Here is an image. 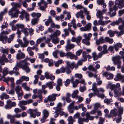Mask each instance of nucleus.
Listing matches in <instances>:
<instances>
[{
	"mask_svg": "<svg viewBox=\"0 0 124 124\" xmlns=\"http://www.w3.org/2000/svg\"><path fill=\"white\" fill-rule=\"evenodd\" d=\"M11 4L13 7L8 11V15L11 16V18H17L20 13V11L18 8H20L21 5L19 3L14 2L11 3Z\"/></svg>",
	"mask_w": 124,
	"mask_h": 124,
	"instance_id": "f257e3e1",
	"label": "nucleus"
},
{
	"mask_svg": "<svg viewBox=\"0 0 124 124\" xmlns=\"http://www.w3.org/2000/svg\"><path fill=\"white\" fill-rule=\"evenodd\" d=\"M124 2V0H116L115 2V5L113 7V8H110L108 14L110 17H112L115 16L116 14V11L118 8L120 9L122 8V5Z\"/></svg>",
	"mask_w": 124,
	"mask_h": 124,
	"instance_id": "f03ea898",
	"label": "nucleus"
},
{
	"mask_svg": "<svg viewBox=\"0 0 124 124\" xmlns=\"http://www.w3.org/2000/svg\"><path fill=\"white\" fill-rule=\"evenodd\" d=\"M123 112V108H119V110L116 108L110 111V114L106 115V117L108 118L113 117L114 116H116L117 115L121 116Z\"/></svg>",
	"mask_w": 124,
	"mask_h": 124,
	"instance_id": "7ed1b4c3",
	"label": "nucleus"
},
{
	"mask_svg": "<svg viewBox=\"0 0 124 124\" xmlns=\"http://www.w3.org/2000/svg\"><path fill=\"white\" fill-rule=\"evenodd\" d=\"M11 30L8 29L6 31H3L0 34V40L4 43L6 42L7 37L6 35V34H8L11 31Z\"/></svg>",
	"mask_w": 124,
	"mask_h": 124,
	"instance_id": "20e7f679",
	"label": "nucleus"
},
{
	"mask_svg": "<svg viewBox=\"0 0 124 124\" xmlns=\"http://www.w3.org/2000/svg\"><path fill=\"white\" fill-rule=\"evenodd\" d=\"M121 57L119 55L113 57L112 60L114 65H117V68L118 69L121 68L122 62Z\"/></svg>",
	"mask_w": 124,
	"mask_h": 124,
	"instance_id": "39448f33",
	"label": "nucleus"
},
{
	"mask_svg": "<svg viewBox=\"0 0 124 124\" xmlns=\"http://www.w3.org/2000/svg\"><path fill=\"white\" fill-rule=\"evenodd\" d=\"M21 61L22 62L21 68L27 73H29L31 71V69L27 66L28 63L27 62L26 60H24Z\"/></svg>",
	"mask_w": 124,
	"mask_h": 124,
	"instance_id": "423d86ee",
	"label": "nucleus"
},
{
	"mask_svg": "<svg viewBox=\"0 0 124 124\" xmlns=\"http://www.w3.org/2000/svg\"><path fill=\"white\" fill-rule=\"evenodd\" d=\"M16 105L15 102H12L10 100H7L6 101V104L4 108L6 109H10L12 107H15Z\"/></svg>",
	"mask_w": 124,
	"mask_h": 124,
	"instance_id": "0eeeda50",
	"label": "nucleus"
},
{
	"mask_svg": "<svg viewBox=\"0 0 124 124\" xmlns=\"http://www.w3.org/2000/svg\"><path fill=\"white\" fill-rule=\"evenodd\" d=\"M107 34L109 35L110 37H113L115 34H116L117 36L119 37L122 35L120 31L118 32L116 31H113L111 30H109L107 32Z\"/></svg>",
	"mask_w": 124,
	"mask_h": 124,
	"instance_id": "6e6552de",
	"label": "nucleus"
},
{
	"mask_svg": "<svg viewBox=\"0 0 124 124\" xmlns=\"http://www.w3.org/2000/svg\"><path fill=\"white\" fill-rule=\"evenodd\" d=\"M23 40L24 41V43H23L22 41L20 40H19V43L20 45L22 47H27L29 44V41L25 37H23Z\"/></svg>",
	"mask_w": 124,
	"mask_h": 124,
	"instance_id": "1a4fd4ad",
	"label": "nucleus"
},
{
	"mask_svg": "<svg viewBox=\"0 0 124 124\" xmlns=\"http://www.w3.org/2000/svg\"><path fill=\"white\" fill-rule=\"evenodd\" d=\"M75 46V45L71 44L70 40H68L67 41V45L65 46L66 50L67 51L70 50L71 49L74 48Z\"/></svg>",
	"mask_w": 124,
	"mask_h": 124,
	"instance_id": "9d476101",
	"label": "nucleus"
},
{
	"mask_svg": "<svg viewBox=\"0 0 124 124\" xmlns=\"http://www.w3.org/2000/svg\"><path fill=\"white\" fill-rule=\"evenodd\" d=\"M96 83H94L92 84V87L91 89L93 92L94 94L97 96L100 94L99 91L97 88Z\"/></svg>",
	"mask_w": 124,
	"mask_h": 124,
	"instance_id": "9b49d317",
	"label": "nucleus"
},
{
	"mask_svg": "<svg viewBox=\"0 0 124 124\" xmlns=\"http://www.w3.org/2000/svg\"><path fill=\"white\" fill-rule=\"evenodd\" d=\"M114 80L115 81L121 80L122 82L123 83L124 82V75H122L119 73H118L114 78Z\"/></svg>",
	"mask_w": 124,
	"mask_h": 124,
	"instance_id": "f8f14e48",
	"label": "nucleus"
},
{
	"mask_svg": "<svg viewBox=\"0 0 124 124\" xmlns=\"http://www.w3.org/2000/svg\"><path fill=\"white\" fill-rule=\"evenodd\" d=\"M25 31L24 32V34L26 36H27L29 34L30 36L32 35L34 31V30L32 28H26Z\"/></svg>",
	"mask_w": 124,
	"mask_h": 124,
	"instance_id": "ddd939ff",
	"label": "nucleus"
},
{
	"mask_svg": "<svg viewBox=\"0 0 124 124\" xmlns=\"http://www.w3.org/2000/svg\"><path fill=\"white\" fill-rule=\"evenodd\" d=\"M91 25L92 24L91 23H89L84 27L80 28V29L82 31H89L91 29Z\"/></svg>",
	"mask_w": 124,
	"mask_h": 124,
	"instance_id": "4468645a",
	"label": "nucleus"
},
{
	"mask_svg": "<svg viewBox=\"0 0 124 124\" xmlns=\"http://www.w3.org/2000/svg\"><path fill=\"white\" fill-rule=\"evenodd\" d=\"M36 111H37V109H29L28 111L27 112L30 114V116L31 117L35 118L36 117L35 114Z\"/></svg>",
	"mask_w": 124,
	"mask_h": 124,
	"instance_id": "2eb2a0df",
	"label": "nucleus"
},
{
	"mask_svg": "<svg viewBox=\"0 0 124 124\" xmlns=\"http://www.w3.org/2000/svg\"><path fill=\"white\" fill-rule=\"evenodd\" d=\"M82 39V37L80 36H79L77 38L73 37L71 39V41L73 42H76L78 45H79V44Z\"/></svg>",
	"mask_w": 124,
	"mask_h": 124,
	"instance_id": "dca6fc26",
	"label": "nucleus"
},
{
	"mask_svg": "<svg viewBox=\"0 0 124 124\" xmlns=\"http://www.w3.org/2000/svg\"><path fill=\"white\" fill-rule=\"evenodd\" d=\"M95 43L97 45H99L100 44L104 43H105L104 39L103 37H101L99 39H96Z\"/></svg>",
	"mask_w": 124,
	"mask_h": 124,
	"instance_id": "f3484780",
	"label": "nucleus"
},
{
	"mask_svg": "<svg viewBox=\"0 0 124 124\" xmlns=\"http://www.w3.org/2000/svg\"><path fill=\"white\" fill-rule=\"evenodd\" d=\"M16 29L19 30V28L21 29V31L24 33L25 31V29L26 28L24 27V25L22 24H16Z\"/></svg>",
	"mask_w": 124,
	"mask_h": 124,
	"instance_id": "a211bd4d",
	"label": "nucleus"
},
{
	"mask_svg": "<svg viewBox=\"0 0 124 124\" xmlns=\"http://www.w3.org/2000/svg\"><path fill=\"white\" fill-rule=\"evenodd\" d=\"M83 13V11L82 10H81L79 12H78L77 13L76 15V16L77 18L80 17L81 19H83L85 17Z\"/></svg>",
	"mask_w": 124,
	"mask_h": 124,
	"instance_id": "6ab92c4d",
	"label": "nucleus"
},
{
	"mask_svg": "<svg viewBox=\"0 0 124 124\" xmlns=\"http://www.w3.org/2000/svg\"><path fill=\"white\" fill-rule=\"evenodd\" d=\"M17 94L23 93L21 87L19 85L17 86L15 89Z\"/></svg>",
	"mask_w": 124,
	"mask_h": 124,
	"instance_id": "aec40b11",
	"label": "nucleus"
},
{
	"mask_svg": "<svg viewBox=\"0 0 124 124\" xmlns=\"http://www.w3.org/2000/svg\"><path fill=\"white\" fill-rule=\"evenodd\" d=\"M25 55L22 52H20L18 53L16 55V57L18 60L23 59L24 58Z\"/></svg>",
	"mask_w": 124,
	"mask_h": 124,
	"instance_id": "412c9836",
	"label": "nucleus"
},
{
	"mask_svg": "<svg viewBox=\"0 0 124 124\" xmlns=\"http://www.w3.org/2000/svg\"><path fill=\"white\" fill-rule=\"evenodd\" d=\"M21 63L22 62H21V61L19 62H17L16 64L15 67L13 69V71H14V72L17 71V70H18L19 67L21 68Z\"/></svg>",
	"mask_w": 124,
	"mask_h": 124,
	"instance_id": "4be33fe9",
	"label": "nucleus"
},
{
	"mask_svg": "<svg viewBox=\"0 0 124 124\" xmlns=\"http://www.w3.org/2000/svg\"><path fill=\"white\" fill-rule=\"evenodd\" d=\"M122 22V24L119 26L118 29L120 30V31L123 35L124 33V20Z\"/></svg>",
	"mask_w": 124,
	"mask_h": 124,
	"instance_id": "5701e85b",
	"label": "nucleus"
},
{
	"mask_svg": "<svg viewBox=\"0 0 124 124\" xmlns=\"http://www.w3.org/2000/svg\"><path fill=\"white\" fill-rule=\"evenodd\" d=\"M85 116L86 117V118L85 119H86L88 120L87 122L89 121V120H93L94 118V116H91L90 113L88 112H87L86 113Z\"/></svg>",
	"mask_w": 124,
	"mask_h": 124,
	"instance_id": "b1692460",
	"label": "nucleus"
},
{
	"mask_svg": "<svg viewBox=\"0 0 124 124\" xmlns=\"http://www.w3.org/2000/svg\"><path fill=\"white\" fill-rule=\"evenodd\" d=\"M103 14L102 11L98 10L96 13L97 17L100 20H103V17L102 16Z\"/></svg>",
	"mask_w": 124,
	"mask_h": 124,
	"instance_id": "393cba45",
	"label": "nucleus"
},
{
	"mask_svg": "<svg viewBox=\"0 0 124 124\" xmlns=\"http://www.w3.org/2000/svg\"><path fill=\"white\" fill-rule=\"evenodd\" d=\"M102 20L100 19L98 22L99 23V24L103 26L107 24L108 23L111 22L110 20L105 21H102Z\"/></svg>",
	"mask_w": 124,
	"mask_h": 124,
	"instance_id": "a878e982",
	"label": "nucleus"
},
{
	"mask_svg": "<svg viewBox=\"0 0 124 124\" xmlns=\"http://www.w3.org/2000/svg\"><path fill=\"white\" fill-rule=\"evenodd\" d=\"M87 120L86 119L84 118H82L81 117H79L78 119V122L79 124H84V122H87Z\"/></svg>",
	"mask_w": 124,
	"mask_h": 124,
	"instance_id": "bb28decb",
	"label": "nucleus"
},
{
	"mask_svg": "<svg viewBox=\"0 0 124 124\" xmlns=\"http://www.w3.org/2000/svg\"><path fill=\"white\" fill-rule=\"evenodd\" d=\"M122 19L121 18H119L117 20L113 22L110 24L112 26H114L116 25H118L119 23L122 22Z\"/></svg>",
	"mask_w": 124,
	"mask_h": 124,
	"instance_id": "cd10ccee",
	"label": "nucleus"
},
{
	"mask_svg": "<svg viewBox=\"0 0 124 124\" xmlns=\"http://www.w3.org/2000/svg\"><path fill=\"white\" fill-rule=\"evenodd\" d=\"M51 37L53 39H52V42L54 44L58 43L59 41V39L57 38V37L53 36L51 35Z\"/></svg>",
	"mask_w": 124,
	"mask_h": 124,
	"instance_id": "c85d7f7f",
	"label": "nucleus"
},
{
	"mask_svg": "<svg viewBox=\"0 0 124 124\" xmlns=\"http://www.w3.org/2000/svg\"><path fill=\"white\" fill-rule=\"evenodd\" d=\"M105 42H106L108 43L109 44H111L114 42L113 39L110 38L108 37H106L104 38Z\"/></svg>",
	"mask_w": 124,
	"mask_h": 124,
	"instance_id": "c756f323",
	"label": "nucleus"
},
{
	"mask_svg": "<svg viewBox=\"0 0 124 124\" xmlns=\"http://www.w3.org/2000/svg\"><path fill=\"white\" fill-rule=\"evenodd\" d=\"M122 46V44L120 43H118L114 45V47L116 51L118 50L119 48H121Z\"/></svg>",
	"mask_w": 124,
	"mask_h": 124,
	"instance_id": "7c9ffc66",
	"label": "nucleus"
},
{
	"mask_svg": "<svg viewBox=\"0 0 124 124\" xmlns=\"http://www.w3.org/2000/svg\"><path fill=\"white\" fill-rule=\"evenodd\" d=\"M71 30V29L70 28L65 29L63 30V31L64 32V34L62 35V36L65 37L66 36H68L69 34V32Z\"/></svg>",
	"mask_w": 124,
	"mask_h": 124,
	"instance_id": "2f4dec72",
	"label": "nucleus"
},
{
	"mask_svg": "<svg viewBox=\"0 0 124 124\" xmlns=\"http://www.w3.org/2000/svg\"><path fill=\"white\" fill-rule=\"evenodd\" d=\"M15 35V34H13L9 36L8 38H7V41L8 43H10L11 41L13 40Z\"/></svg>",
	"mask_w": 124,
	"mask_h": 124,
	"instance_id": "473e14b6",
	"label": "nucleus"
},
{
	"mask_svg": "<svg viewBox=\"0 0 124 124\" xmlns=\"http://www.w3.org/2000/svg\"><path fill=\"white\" fill-rule=\"evenodd\" d=\"M74 62L70 63L69 62H68L67 63V67L69 68H70L71 70H72L74 68Z\"/></svg>",
	"mask_w": 124,
	"mask_h": 124,
	"instance_id": "72a5a7b5",
	"label": "nucleus"
},
{
	"mask_svg": "<svg viewBox=\"0 0 124 124\" xmlns=\"http://www.w3.org/2000/svg\"><path fill=\"white\" fill-rule=\"evenodd\" d=\"M90 39H88L86 38H85L82 40V43L85 44L87 46H89L90 44V43L89 42Z\"/></svg>",
	"mask_w": 124,
	"mask_h": 124,
	"instance_id": "f704fd0d",
	"label": "nucleus"
},
{
	"mask_svg": "<svg viewBox=\"0 0 124 124\" xmlns=\"http://www.w3.org/2000/svg\"><path fill=\"white\" fill-rule=\"evenodd\" d=\"M79 92L78 90H76L73 91V93L71 94V96L73 98H76L78 96L77 95Z\"/></svg>",
	"mask_w": 124,
	"mask_h": 124,
	"instance_id": "c9c22d12",
	"label": "nucleus"
},
{
	"mask_svg": "<svg viewBox=\"0 0 124 124\" xmlns=\"http://www.w3.org/2000/svg\"><path fill=\"white\" fill-rule=\"evenodd\" d=\"M22 87L26 91H30V87L27 86L26 83H23L22 84Z\"/></svg>",
	"mask_w": 124,
	"mask_h": 124,
	"instance_id": "e433bc0d",
	"label": "nucleus"
},
{
	"mask_svg": "<svg viewBox=\"0 0 124 124\" xmlns=\"http://www.w3.org/2000/svg\"><path fill=\"white\" fill-rule=\"evenodd\" d=\"M67 58L69 57L70 59H74L75 55L73 54L71 52H67Z\"/></svg>",
	"mask_w": 124,
	"mask_h": 124,
	"instance_id": "4c0bfd02",
	"label": "nucleus"
},
{
	"mask_svg": "<svg viewBox=\"0 0 124 124\" xmlns=\"http://www.w3.org/2000/svg\"><path fill=\"white\" fill-rule=\"evenodd\" d=\"M31 15L33 17H36V18L39 19V18L41 16V14L39 13H36L35 12H33L31 13Z\"/></svg>",
	"mask_w": 124,
	"mask_h": 124,
	"instance_id": "58836bf2",
	"label": "nucleus"
},
{
	"mask_svg": "<svg viewBox=\"0 0 124 124\" xmlns=\"http://www.w3.org/2000/svg\"><path fill=\"white\" fill-rule=\"evenodd\" d=\"M67 120L68 122V123L69 124H73V122L75 121L72 116H70L68 117L67 119Z\"/></svg>",
	"mask_w": 124,
	"mask_h": 124,
	"instance_id": "ea45409f",
	"label": "nucleus"
},
{
	"mask_svg": "<svg viewBox=\"0 0 124 124\" xmlns=\"http://www.w3.org/2000/svg\"><path fill=\"white\" fill-rule=\"evenodd\" d=\"M9 97L8 95L5 93H3L0 96V98L1 100H3L4 98L6 99H7L9 98Z\"/></svg>",
	"mask_w": 124,
	"mask_h": 124,
	"instance_id": "a19ab883",
	"label": "nucleus"
},
{
	"mask_svg": "<svg viewBox=\"0 0 124 124\" xmlns=\"http://www.w3.org/2000/svg\"><path fill=\"white\" fill-rule=\"evenodd\" d=\"M26 13V11L24 10L22 11L21 12L20 11V13H19V14H20L21 15L19 16L22 20H23L24 18V16H25Z\"/></svg>",
	"mask_w": 124,
	"mask_h": 124,
	"instance_id": "79ce46f5",
	"label": "nucleus"
},
{
	"mask_svg": "<svg viewBox=\"0 0 124 124\" xmlns=\"http://www.w3.org/2000/svg\"><path fill=\"white\" fill-rule=\"evenodd\" d=\"M48 4V3L44 0H41L40 2L38 3V5L45 6L46 7H47V5Z\"/></svg>",
	"mask_w": 124,
	"mask_h": 124,
	"instance_id": "37998d69",
	"label": "nucleus"
},
{
	"mask_svg": "<svg viewBox=\"0 0 124 124\" xmlns=\"http://www.w3.org/2000/svg\"><path fill=\"white\" fill-rule=\"evenodd\" d=\"M48 100L49 101H54L55 100L56 98L54 97L53 94L51 95H49L47 97Z\"/></svg>",
	"mask_w": 124,
	"mask_h": 124,
	"instance_id": "c03bdc74",
	"label": "nucleus"
},
{
	"mask_svg": "<svg viewBox=\"0 0 124 124\" xmlns=\"http://www.w3.org/2000/svg\"><path fill=\"white\" fill-rule=\"evenodd\" d=\"M107 88H110L112 90L116 89L115 85H112L111 83L107 85Z\"/></svg>",
	"mask_w": 124,
	"mask_h": 124,
	"instance_id": "a18cd8bd",
	"label": "nucleus"
},
{
	"mask_svg": "<svg viewBox=\"0 0 124 124\" xmlns=\"http://www.w3.org/2000/svg\"><path fill=\"white\" fill-rule=\"evenodd\" d=\"M114 91L115 97H117L121 95V92H119L116 89H114Z\"/></svg>",
	"mask_w": 124,
	"mask_h": 124,
	"instance_id": "49530a36",
	"label": "nucleus"
},
{
	"mask_svg": "<svg viewBox=\"0 0 124 124\" xmlns=\"http://www.w3.org/2000/svg\"><path fill=\"white\" fill-rule=\"evenodd\" d=\"M39 19L38 18H34L32 19L31 23L33 25H34L37 23L39 21Z\"/></svg>",
	"mask_w": 124,
	"mask_h": 124,
	"instance_id": "de8ad7c7",
	"label": "nucleus"
},
{
	"mask_svg": "<svg viewBox=\"0 0 124 124\" xmlns=\"http://www.w3.org/2000/svg\"><path fill=\"white\" fill-rule=\"evenodd\" d=\"M7 12V10L5 9L2 12L0 13V21L2 20L3 16Z\"/></svg>",
	"mask_w": 124,
	"mask_h": 124,
	"instance_id": "09e8293b",
	"label": "nucleus"
},
{
	"mask_svg": "<svg viewBox=\"0 0 124 124\" xmlns=\"http://www.w3.org/2000/svg\"><path fill=\"white\" fill-rule=\"evenodd\" d=\"M87 60V58H85V59H81L78 61V62L77 64H78L79 66L81 65L82 64L83 62H85L86 60Z\"/></svg>",
	"mask_w": 124,
	"mask_h": 124,
	"instance_id": "8fccbe9b",
	"label": "nucleus"
},
{
	"mask_svg": "<svg viewBox=\"0 0 124 124\" xmlns=\"http://www.w3.org/2000/svg\"><path fill=\"white\" fill-rule=\"evenodd\" d=\"M106 68L107 70L109 71L111 70V71H114L115 70V68L114 66L111 67L110 66L108 65L107 67H105Z\"/></svg>",
	"mask_w": 124,
	"mask_h": 124,
	"instance_id": "3c124183",
	"label": "nucleus"
},
{
	"mask_svg": "<svg viewBox=\"0 0 124 124\" xmlns=\"http://www.w3.org/2000/svg\"><path fill=\"white\" fill-rule=\"evenodd\" d=\"M107 46L106 45H104L103 46V50L102 51L103 54H106L108 53V51L107 49Z\"/></svg>",
	"mask_w": 124,
	"mask_h": 124,
	"instance_id": "603ef678",
	"label": "nucleus"
},
{
	"mask_svg": "<svg viewBox=\"0 0 124 124\" xmlns=\"http://www.w3.org/2000/svg\"><path fill=\"white\" fill-rule=\"evenodd\" d=\"M92 55L94 60H97L99 58L98 56L97 55V54L96 52H94L92 53Z\"/></svg>",
	"mask_w": 124,
	"mask_h": 124,
	"instance_id": "864d4df0",
	"label": "nucleus"
},
{
	"mask_svg": "<svg viewBox=\"0 0 124 124\" xmlns=\"http://www.w3.org/2000/svg\"><path fill=\"white\" fill-rule=\"evenodd\" d=\"M63 62V61L62 60H59L55 62V66L56 67H58L60 64H61Z\"/></svg>",
	"mask_w": 124,
	"mask_h": 124,
	"instance_id": "5fc2aeb1",
	"label": "nucleus"
},
{
	"mask_svg": "<svg viewBox=\"0 0 124 124\" xmlns=\"http://www.w3.org/2000/svg\"><path fill=\"white\" fill-rule=\"evenodd\" d=\"M88 69L89 70H92L93 71L96 72V69L93 67L92 65H89L88 67Z\"/></svg>",
	"mask_w": 124,
	"mask_h": 124,
	"instance_id": "6e6d98bb",
	"label": "nucleus"
},
{
	"mask_svg": "<svg viewBox=\"0 0 124 124\" xmlns=\"http://www.w3.org/2000/svg\"><path fill=\"white\" fill-rule=\"evenodd\" d=\"M43 116L47 118L49 115L48 112L47 110L45 109L43 110Z\"/></svg>",
	"mask_w": 124,
	"mask_h": 124,
	"instance_id": "4d7b16f0",
	"label": "nucleus"
},
{
	"mask_svg": "<svg viewBox=\"0 0 124 124\" xmlns=\"http://www.w3.org/2000/svg\"><path fill=\"white\" fill-rule=\"evenodd\" d=\"M21 79L22 81H28L29 79V77L27 76H22L21 77Z\"/></svg>",
	"mask_w": 124,
	"mask_h": 124,
	"instance_id": "13d9d810",
	"label": "nucleus"
},
{
	"mask_svg": "<svg viewBox=\"0 0 124 124\" xmlns=\"http://www.w3.org/2000/svg\"><path fill=\"white\" fill-rule=\"evenodd\" d=\"M27 104L26 101H21L19 102V106L26 105Z\"/></svg>",
	"mask_w": 124,
	"mask_h": 124,
	"instance_id": "bf43d9fd",
	"label": "nucleus"
},
{
	"mask_svg": "<svg viewBox=\"0 0 124 124\" xmlns=\"http://www.w3.org/2000/svg\"><path fill=\"white\" fill-rule=\"evenodd\" d=\"M65 12H64L63 13L64 14H67V17H65V20H69L71 17V16L70 14V13L69 12H66L65 13Z\"/></svg>",
	"mask_w": 124,
	"mask_h": 124,
	"instance_id": "052dcab7",
	"label": "nucleus"
},
{
	"mask_svg": "<svg viewBox=\"0 0 124 124\" xmlns=\"http://www.w3.org/2000/svg\"><path fill=\"white\" fill-rule=\"evenodd\" d=\"M60 31L58 30H56L55 32H54L52 35L53 36L57 37V36H59L60 35Z\"/></svg>",
	"mask_w": 124,
	"mask_h": 124,
	"instance_id": "680f3d73",
	"label": "nucleus"
},
{
	"mask_svg": "<svg viewBox=\"0 0 124 124\" xmlns=\"http://www.w3.org/2000/svg\"><path fill=\"white\" fill-rule=\"evenodd\" d=\"M92 34L91 33H89L88 35L84 33L83 36L85 37V38H86L88 39H90V38L92 37Z\"/></svg>",
	"mask_w": 124,
	"mask_h": 124,
	"instance_id": "e2e57ef3",
	"label": "nucleus"
},
{
	"mask_svg": "<svg viewBox=\"0 0 124 124\" xmlns=\"http://www.w3.org/2000/svg\"><path fill=\"white\" fill-rule=\"evenodd\" d=\"M59 54L60 56L61 57H63L64 56L67 57V53H65L62 51H61L59 52Z\"/></svg>",
	"mask_w": 124,
	"mask_h": 124,
	"instance_id": "0e129e2a",
	"label": "nucleus"
},
{
	"mask_svg": "<svg viewBox=\"0 0 124 124\" xmlns=\"http://www.w3.org/2000/svg\"><path fill=\"white\" fill-rule=\"evenodd\" d=\"M113 101L111 99H106L104 100V102L105 103H106L108 104H109Z\"/></svg>",
	"mask_w": 124,
	"mask_h": 124,
	"instance_id": "69168bd1",
	"label": "nucleus"
},
{
	"mask_svg": "<svg viewBox=\"0 0 124 124\" xmlns=\"http://www.w3.org/2000/svg\"><path fill=\"white\" fill-rule=\"evenodd\" d=\"M62 103L61 102H59L57 104V107H55V108H54V109H59V110L60 111L61 110V108L62 107Z\"/></svg>",
	"mask_w": 124,
	"mask_h": 124,
	"instance_id": "338daca9",
	"label": "nucleus"
},
{
	"mask_svg": "<svg viewBox=\"0 0 124 124\" xmlns=\"http://www.w3.org/2000/svg\"><path fill=\"white\" fill-rule=\"evenodd\" d=\"M53 83V82H50L46 84V85L48 86L49 88L50 89H52L53 88V85L52 83Z\"/></svg>",
	"mask_w": 124,
	"mask_h": 124,
	"instance_id": "774afa93",
	"label": "nucleus"
}]
</instances>
